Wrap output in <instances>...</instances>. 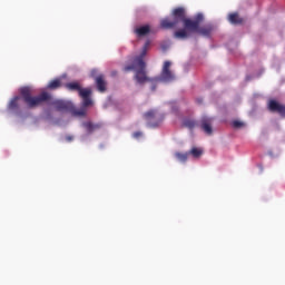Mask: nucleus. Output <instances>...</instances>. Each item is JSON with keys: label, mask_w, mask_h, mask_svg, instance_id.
Instances as JSON below:
<instances>
[{"label": "nucleus", "mask_w": 285, "mask_h": 285, "mask_svg": "<svg viewBox=\"0 0 285 285\" xmlns=\"http://www.w3.org/2000/svg\"><path fill=\"white\" fill-rule=\"evenodd\" d=\"M96 86L99 92H106V81H104V77H96Z\"/></svg>", "instance_id": "obj_11"}, {"label": "nucleus", "mask_w": 285, "mask_h": 285, "mask_svg": "<svg viewBox=\"0 0 285 285\" xmlns=\"http://www.w3.org/2000/svg\"><path fill=\"white\" fill-rule=\"evenodd\" d=\"M95 75H97V71L94 69L91 70V77H95Z\"/></svg>", "instance_id": "obj_23"}, {"label": "nucleus", "mask_w": 285, "mask_h": 285, "mask_svg": "<svg viewBox=\"0 0 285 285\" xmlns=\"http://www.w3.org/2000/svg\"><path fill=\"white\" fill-rule=\"evenodd\" d=\"M66 88H68V90H79L81 89V86L78 85V82H68L66 85Z\"/></svg>", "instance_id": "obj_18"}, {"label": "nucleus", "mask_w": 285, "mask_h": 285, "mask_svg": "<svg viewBox=\"0 0 285 285\" xmlns=\"http://www.w3.org/2000/svg\"><path fill=\"white\" fill-rule=\"evenodd\" d=\"M134 139H141L144 137V132L141 131H135L132 134Z\"/></svg>", "instance_id": "obj_21"}, {"label": "nucleus", "mask_w": 285, "mask_h": 285, "mask_svg": "<svg viewBox=\"0 0 285 285\" xmlns=\"http://www.w3.org/2000/svg\"><path fill=\"white\" fill-rule=\"evenodd\" d=\"M228 21L229 23H233V26H237L239 23H242V21H244L242 18H239V16L237 13H230L228 16Z\"/></svg>", "instance_id": "obj_13"}, {"label": "nucleus", "mask_w": 285, "mask_h": 285, "mask_svg": "<svg viewBox=\"0 0 285 285\" xmlns=\"http://www.w3.org/2000/svg\"><path fill=\"white\" fill-rule=\"evenodd\" d=\"M88 106H92V99L89 98H82V108L80 110H86Z\"/></svg>", "instance_id": "obj_19"}, {"label": "nucleus", "mask_w": 285, "mask_h": 285, "mask_svg": "<svg viewBox=\"0 0 285 285\" xmlns=\"http://www.w3.org/2000/svg\"><path fill=\"white\" fill-rule=\"evenodd\" d=\"M188 153L189 156H191L194 159H200L202 155H204V148L193 147Z\"/></svg>", "instance_id": "obj_9"}, {"label": "nucleus", "mask_w": 285, "mask_h": 285, "mask_svg": "<svg viewBox=\"0 0 285 285\" xmlns=\"http://www.w3.org/2000/svg\"><path fill=\"white\" fill-rule=\"evenodd\" d=\"M148 48H150V40H147L145 42V46L142 47L140 55L134 59L132 65L125 67V72L135 70V79L137 83H139V86L146 83V81H161L163 83H170L175 81L177 77H175V73L170 70L173 62L168 60L164 62L163 70L159 77L150 79L148 78V76H146V62L144 61V57H146Z\"/></svg>", "instance_id": "obj_2"}, {"label": "nucleus", "mask_w": 285, "mask_h": 285, "mask_svg": "<svg viewBox=\"0 0 285 285\" xmlns=\"http://www.w3.org/2000/svg\"><path fill=\"white\" fill-rule=\"evenodd\" d=\"M232 126H233L234 128H242V126H244V122H242V121H239V120H234V121L232 122Z\"/></svg>", "instance_id": "obj_20"}, {"label": "nucleus", "mask_w": 285, "mask_h": 285, "mask_svg": "<svg viewBox=\"0 0 285 285\" xmlns=\"http://www.w3.org/2000/svg\"><path fill=\"white\" fill-rule=\"evenodd\" d=\"M268 110H271V112H278V115H281V117H285V106L279 105V102H277L275 100H269Z\"/></svg>", "instance_id": "obj_5"}, {"label": "nucleus", "mask_w": 285, "mask_h": 285, "mask_svg": "<svg viewBox=\"0 0 285 285\" xmlns=\"http://www.w3.org/2000/svg\"><path fill=\"white\" fill-rule=\"evenodd\" d=\"M173 111H174V112H177V107H173Z\"/></svg>", "instance_id": "obj_24"}, {"label": "nucleus", "mask_w": 285, "mask_h": 285, "mask_svg": "<svg viewBox=\"0 0 285 285\" xmlns=\"http://www.w3.org/2000/svg\"><path fill=\"white\" fill-rule=\"evenodd\" d=\"M66 141H75V137L73 136H67L66 137Z\"/></svg>", "instance_id": "obj_22"}, {"label": "nucleus", "mask_w": 285, "mask_h": 285, "mask_svg": "<svg viewBox=\"0 0 285 285\" xmlns=\"http://www.w3.org/2000/svg\"><path fill=\"white\" fill-rule=\"evenodd\" d=\"M174 19L170 21L165 18L160 21V28L164 30H170V28H177L179 23H183L185 29L189 32H198L199 23L204 21V13H198L195 16L194 20L186 18V10L184 8H177L173 11Z\"/></svg>", "instance_id": "obj_3"}, {"label": "nucleus", "mask_w": 285, "mask_h": 285, "mask_svg": "<svg viewBox=\"0 0 285 285\" xmlns=\"http://www.w3.org/2000/svg\"><path fill=\"white\" fill-rule=\"evenodd\" d=\"M20 95L13 97L8 104V111L11 115H16V117H21V99H23L24 104L28 108H37V106H41V104H49V106H53L58 112H72L73 117H83L86 115V110L83 109H75V105L68 100L55 99L52 95L43 91L39 96H32V89L30 87L20 88Z\"/></svg>", "instance_id": "obj_1"}, {"label": "nucleus", "mask_w": 285, "mask_h": 285, "mask_svg": "<svg viewBox=\"0 0 285 285\" xmlns=\"http://www.w3.org/2000/svg\"><path fill=\"white\" fill-rule=\"evenodd\" d=\"M144 119H146L149 128H159L164 122L165 116L157 109H151L144 114Z\"/></svg>", "instance_id": "obj_4"}, {"label": "nucleus", "mask_w": 285, "mask_h": 285, "mask_svg": "<svg viewBox=\"0 0 285 285\" xmlns=\"http://www.w3.org/2000/svg\"><path fill=\"white\" fill-rule=\"evenodd\" d=\"M59 86H61V81L59 79H56V80H52L51 82H49L47 88H49V90H57V88H59Z\"/></svg>", "instance_id": "obj_17"}, {"label": "nucleus", "mask_w": 285, "mask_h": 285, "mask_svg": "<svg viewBox=\"0 0 285 285\" xmlns=\"http://www.w3.org/2000/svg\"><path fill=\"white\" fill-rule=\"evenodd\" d=\"M187 29H181L178 30L174 33V37L176 39H188V31H186Z\"/></svg>", "instance_id": "obj_14"}, {"label": "nucleus", "mask_w": 285, "mask_h": 285, "mask_svg": "<svg viewBox=\"0 0 285 285\" xmlns=\"http://www.w3.org/2000/svg\"><path fill=\"white\" fill-rule=\"evenodd\" d=\"M183 125L185 126V128H188L189 130H193L194 128H197V122L195 121V119L193 118H185L183 120Z\"/></svg>", "instance_id": "obj_12"}, {"label": "nucleus", "mask_w": 285, "mask_h": 285, "mask_svg": "<svg viewBox=\"0 0 285 285\" xmlns=\"http://www.w3.org/2000/svg\"><path fill=\"white\" fill-rule=\"evenodd\" d=\"M200 128L206 135H213V118L203 117L200 121Z\"/></svg>", "instance_id": "obj_6"}, {"label": "nucleus", "mask_w": 285, "mask_h": 285, "mask_svg": "<svg viewBox=\"0 0 285 285\" xmlns=\"http://www.w3.org/2000/svg\"><path fill=\"white\" fill-rule=\"evenodd\" d=\"M78 92L81 99H87L90 97V95H92V90L90 88H85V89L80 88Z\"/></svg>", "instance_id": "obj_15"}, {"label": "nucleus", "mask_w": 285, "mask_h": 285, "mask_svg": "<svg viewBox=\"0 0 285 285\" xmlns=\"http://www.w3.org/2000/svg\"><path fill=\"white\" fill-rule=\"evenodd\" d=\"M134 32L137 37H146V35H150V26L145 24L140 27H136Z\"/></svg>", "instance_id": "obj_7"}, {"label": "nucleus", "mask_w": 285, "mask_h": 285, "mask_svg": "<svg viewBox=\"0 0 285 285\" xmlns=\"http://www.w3.org/2000/svg\"><path fill=\"white\" fill-rule=\"evenodd\" d=\"M175 157L178 161H180V164H186L188 161V157H190V154L188 151L186 153L177 151L175 153Z\"/></svg>", "instance_id": "obj_10"}, {"label": "nucleus", "mask_w": 285, "mask_h": 285, "mask_svg": "<svg viewBox=\"0 0 285 285\" xmlns=\"http://www.w3.org/2000/svg\"><path fill=\"white\" fill-rule=\"evenodd\" d=\"M82 126L83 128H86L87 132H92L94 130H97V128H99V125H95L90 121L83 122Z\"/></svg>", "instance_id": "obj_16"}, {"label": "nucleus", "mask_w": 285, "mask_h": 285, "mask_svg": "<svg viewBox=\"0 0 285 285\" xmlns=\"http://www.w3.org/2000/svg\"><path fill=\"white\" fill-rule=\"evenodd\" d=\"M215 30V27L210 23L206 24L205 27H198V33L202 35L203 37H210V32Z\"/></svg>", "instance_id": "obj_8"}, {"label": "nucleus", "mask_w": 285, "mask_h": 285, "mask_svg": "<svg viewBox=\"0 0 285 285\" xmlns=\"http://www.w3.org/2000/svg\"><path fill=\"white\" fill-rule=\"evenodd\" d=\"M151 90H155V85H154V86H151Z\"/></svg>", "instance_id": "obj_25"}]
</instances>
